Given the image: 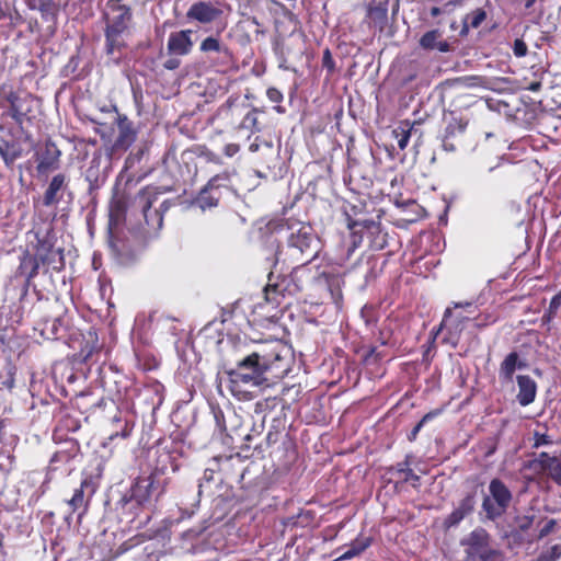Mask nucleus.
<instances>
[{
    "instance_id": "c9c22d12",
    "label": "nucleus",
    "mask_w": 561,
    "mask_h": 561,
    "mask_svg": "<svg viewBox=\"0 0 561 561\" xmlns=\"http://www.w3.org/2000/svg\"><path fill=\"white\" fill-rule=\"evenodd\" d=\"M411 129L412 128H404L403 126H400L396 129H393L392 134L393 137L397 139L398 147L403 150L409 144L410 137H411Z\"/></svg>"
},
{
    "instance_id": "f8f14e48",
    "label": "nucleus",
    "mask_w": 561,
    "mask_h": 561,
    "mask_svg": "<svg viewBox=\"0 0 561 561\" xmlns=\"http://www.w3.org/2000/svg\"><path fill=\"white\" fill-rule=\"evenodd\" d=\"M98 489V483L91 476L82 479L79 488L75 489L72 496L67 500V504L70 508V514L82 510L87 511L90 500L94 495Z\"/></svg>"
},
{
    "instance_id": "8fccbe9b",
    "label": "nucleus",
    "mask_w": 561,
    "mask_h": 561,
    "mask_svg": "<svg viewBox=\"0 0 561 561\" xmlns=\"http://www.w3.org/2000/svg\"><path fill=\"white\" fill-rule=\"evenodd\" d=\"M239 150H240V146L239 145H237V144H228L224 148V153L227 157L231 158L234 154H237L239 152Z\"/></svg>"
},
{
    "instance_id": "6e6d98bb",
    "label": "nucleus",
    "mask_w": 561,
    "mask_h": 561,
    "mask_svg": "<svg viewBox=\"0 0 561 561\" xmlns=\"http://www.w3.org/2000/svg\"><path fill=\"white\" fill-rule=\"evenodd\" d=\"M204 154L207 158V160L213 161V162H219V158L215 153H213L211 151L207 150V151L204 152Z\"/></svg>"
},
{
    "instance_id": "6e6552de",
    "label": "nucleus",
    "mask_w": 561,
    "mask_h": 561,
    "mask_svg": "<svg viewBox=\"0 0 561 561\" xmlns=\"http://www.w3.org/2000/svg\"><path fill=\"white\" fill-rule=\"evenodd\" d=\"M466 561H502V553L490 545V536L484 529L473 530L466 540Z\"/></svg>"
},
{
    "instance_id": "7c9ffc66",
    "label": "nucleus",
    "mask_w": 561,
    "mask_h": 561,
    "mask_svg": "<svg viewBox=\"0 0 561 561\" xmlns=\"http://www.w3.org/2000/svg\"><path fill=\"white\" fill-rule=\"evenodd\" d=\"M112 425L116 426V430L113 431L108 436L111 440L115 439L116 437L127 438L130 435L131 425L128 420H123L121 412L113 416Z\"/></svg>"
},
{
    "instance_id": "423d86ee",
    "label": "nucleus",
    "mask_w": 561,
    "mask_h": 561,
    "mask_svg": "<svg viewBox=\"0 0 561 561\" xmlns=\"http://www.w3.org/2000/svg\"><path fill=\"white\" fill-rule=\"evenodd\" d=\"M167 482L157 474L139 477L133 483L129 495H124L121 500L123 507L147 506L153 501H158L165 492Z\"/></svg>"
},
{
    "instance_id": "603ef678",
    "label": "nucleus",
    "mask_w": 561,
    "mask_h": 561,
    "mask_svg": "<svg viewBox=\"0 0 561 561\" xmlns=\"http://www.w3.org/2000/svg\"><path fill=\"white\" fill-rule=\"evenodd\" d=\"M556 457H550L547 453H541L539 455L538 461L541 465V468L547 471V465L550 462L549 460H556Z\"/></svg>"
},
{
    "instance_id": "20e7f679",
    "label": "nucleus",
    "mask_w": 561,
    "mask_h": 561,
    "mask_svg": "<svg viewBox=\"0 0 561 561\" xmlns=\"http://www.w3.org/2000/svg\"><path fill=\"white\" fill-rule=\"evenodd\" d=\"M105 16V49L108 55H113L125 46L123 34L128 28V24L131 20V11L130 8L123 4L121 0H110L106 4Z\"/></svg>"
},
{
    "instance_id": "7ed1b4c3",
    "label": "nucleus",
    "mask_w": 561,
    "mask_h": 561,
    "mask_svg": "<svg viewBox=\"0 0 561 561\" xmlns=\"http://www.w3.org/2000/svg\"><path fill=\"white\" fill-rule=\"evenodd\" d=\"M160 192L156 186H146L138 192L131 204V211L139 214L142 222H139L138 232L144 238H153L161 230L163 225V213L168 210V202L164 201L159 207L154 204L159 199Z\"/></svg>"
},
{
    "instance_id": "b1692460",
    "label": "nucleus",
    "mask_w": 561,
    "mask_h": 561,
    "mask_svg": "<svg viewBox=\"0 0 561 561\" xmlns=\"http://www.w3.org/2000/svg\"><path fill=\"white\" fill-rule=\"evenodd\" d=\"M346 226L354 234L367 231L370 234H378L381 232L380 224L374 219H352L350 216L346 218Z\"/></svg>"
},
{
    "instance_id": "bb28decb",
    "label": "nucleus",
    "mask_w": 561,
    "mask_h": 561,
    "mask_svg": "<svg viewBox=\"0 0 561 561\" xmlns=\"http://www.w3.org/2000/svg\"><path fill=\"white\" fill-rule=\"evenodd\" d=\"M199 50L205 54L217 53L225 58L231 57L229 48L224 45L216 36H208L203 39L199 46Z\"/></svg>"
},
{
    "instance_id": "37998d69",
    "label": "nucleus",
    "mask_w": 561,
    "mask_h": 561,
    "mask_svg": "<svg viewBox=\"0 0 561 561\" xmlns=\"http://www.w3.org/2000/svg\"><path fill=\"white\" fill-rule=\"evenodd\" d=\"M322 67L327 69L329 75L335 71V62L329 48H325L323 51Z\"/></svg>"
},
{
    "instance_id": "0e129e2a",
    "label": "nucleus",
    "mask_w": 561,
    "mask_h": 561,
    "mask_svg": "<svg viewBox=\"0 0 561 561\" xmlns=\"http://www.w3.org/2000/svg\"><path fill=\"white\" fill-rule=\"evenodd\" d=\"M252 21H253V23H254V24L259 25V22L256 21V19H255V18H253V20H252Z\"/></svg>"
},
{
    "instance_id": "0eeeda50",
    "label": "nucleus",
    "mask_w": 561,
    "mask_h": 561,
    "mask_svg": "<svg viewBox=\"0 0 561 561\" xmlns=\"http://www.w3.org/2000/svg\"><path fill=\"white\" fill-rule=\"evenodd\" d=\"M490 495L482 502V510L490 520L501 517L507 510L512 501V492L500 479L491 480L489 484Z\"/></svg>"
},
{
    "instance_id": "393cba45",
    "label": "nucleus",
    "mask_w": 561,
    "mask_h": 561,
    "mask_svg": "<svg viewBox=\"0 0 561 561\" xmlns=\"http://www.w3.org/2000/svg\"><path fill=\"white\" fill-rule=\"evenodd\" d=\"M126 202L123 197H116L112 201L110 206V220L108 226L112 231L113 228H116L122 221L126 219Z\"/></svg>"
},
{
    "instance_id": "e2e57ef3",
    "label": "nucleus",
    "mask_w": 561,
    "mask_h": 561,
    "mask_svg": "<svg viewBox=\"0 0 561 561\" xmlns=\"http://www.w3.org/2000/svg\"><path fill=\"white\" fill-rule=\"evenodd\" d=\"M219 415H221V412H218V413L215 414V417H216L217 422L219 421Z\"/></svg>"
},
{
    "instance_id": "774afa93",
    "label": "nucleus",
    "mask_w": 561,
    "mask_h": 561,
    "mask_svg": "<svg viewBox=\"0 0 561 561\" xmlns=\"http://www.w3.org/2000/svg\"><path fill=\"white\" fill-rule=\"evenodd\" d=\"M560 12H561V7H560Z\"/></svg>"
},
{
    "instance_id": "4468645a",
    "label": "nucleus",
    "mask_w": 561,
    "mask_h": 561,
    "mask_svg": "<svg viewBox=\"0 0 561 561\" xmlns=\"http://www.w3.org/2000/svg\"><path fill=\"white\" fill-rule=\"evenodd\" d=\"M192 34V30H182L171 33L167 45L168 54L171 56L188 55L193 48Z\"/></svg>"
},
{
    "instance_id": "473e14b6",
    "label": "nucleus",
    "mask_w": 561,
    "mask_h": 561,
    "mask_svg": "<svg viewBox=\"0 0 561 561\" xmlns=\"http://www.w3.org/2000/svg\"><path fill=\"white\" fill-rule=\"evenodd\" d=\"M249 151H262V154L264 157L272 156L275 153L273 142L271 140L261 139L260 137H255V139L250 144Z\"/></svg>"
},
{
    "instance_id": "72a5a7b5",
    "label": "nucleus",
    "mask_w": 561,
    "mask_h": 561,
    "mask_svg": "<svg viewBox=\"0 0 561 561\" xmlns=\"http://www.w3.org/2000/svg\"><path fill=\"white\" fill-rule=\"evenodd\" d=\"M230 184V173L225 171L222 173L214 175L206 185L208 188L219 192L221 187H228Z\"/></svg>"
},
{
    "instance_id": "5701e85b",
    "label": "nucleus",
    "mask_w": 561,
    "mask_h": 561,
    "mask_svg": "<svg viewBox=\"0 0 561 561\" xmlns=\"http://www.w3.org/2000/svg\"><path fill=\"white\" fill-rule=\"evenodd\" d=\"M41 327L39 332L41 335L46 340H57L60 337L61 331H64V320L61 317H56L53 319H46L43 322L38 323Z\"/></svg>"
},
{
    "instance_id": "ddd939ff",
    "label": "nucleus",
    "mask_w": 561,
    "mask_h": 561,
    "mask_svg": "<svg viewBox=\"0 0 561 561\" xmlns=\"http://www.w3.org/2000/svg\"><path fill=\"white\" fill-rule=\"evenodd\" d=\"M467 321L468 318L461 316L453 318L451 308H447L445 310L439 329H445L447 331V336L445 340L453 346H457Z\"/></svg>"
},
{
    "instance_id": "c85d7f7f",
    "label": "nucleus",
    "mask_w": 561,
    "mask_h": 561,
    "mask_svg": "<svg viewBox=\"0 0 561 561\" xmlns=\"http://www.w3.org/2000/svg\"><path fill=\"white\" fill-rule=\"evenodd\" d=\"M220 196V192H216L214 188H208V185H206L196 197L195 204L205 210L217 206Z\"/></svg>"
},
{
    "instance_id": "cd10ccee",
    "label": "nucleus",
    "mask_w": 561,
    "mask_h": 561,
    "mask_svg": "<svg viewBox=\"0 0 561 561\" xmlns=\"http://www.w3.org/2000/svg\"><path fill=\"white\" fill-rule=\"evenodd\" d=\"M0 156L4 160L5 164L10 165L22 156V148L14 141L1 140Z\"/></svg>"
},
{
    "instance_id": "f3484780",
    "label": "nucleus",
    "mask_w": 561,
    "mask_h": 561,
    "mask_svg": "<svg viewBox=\"0 0 561 561\" xmlns=\"http://www.w3.org/2000/svg\"><path fill=\"white\" fill-rule=\"evenodd\" d=\"M526 364L519 359L516 352H511L505 356L500 365L499 378L502 383H512L516 369L524 368Z\"/></svg>"
},
{
    "instance_id": "1a4fd4ad",
    "label": "nucleus",
    "mask_w": 561,
    "mask_h": 561,
    "mask_svg": "<svg viewBox=\"0 0 561 561\" xmlns=\"http://www.w3.org/2000/svg\"><path fill=\"white\" fill-rule=\"evenodd\" d=\"M257 110H249L244 104H237L232 100H227L218 110V115L229 118L236 129H248L251 133L260 130L257 127Z\"/></svg>"
},
{
    "instance_id": "5fc2aeb1",
    "label": "nucleus",
    "mask_w": 561,
    "mask_h": 561,
    "mask_svg": "<svg viewBox=\"0 0 561 561\" xmlns=\"http://www.w3.org/2000/svg\"><path fill=\"white\" fill-rule=\"evenodd\" d=\"M526 89L531 91V92H538L541 89V82L540 81H534Z\"/></svg>"
},
{
    "instance_id": "412c9836",
    "label": "nucleus",
    "mask_w": 561,
    "mask_h": 561,
    "mask_svg": "<svg viewBox=\"0 0 561 561\" xmlns=\"http://www.w3.org/2000/svg\"><path fill=\"white\" fill-rule=\"evenodd\" d=\"M442 33L438 30L426 32L420 39V46L424 49H438L442 53L449 51L450 45L446 41H439Z\"/></svg>"
},
{
    "instance_id": "69168bd1",
    "label": "nucleus",
    "mask_w": 561,
    "mask_h": 561,
    "mask_svg": "<svg viewBox=\"0 0 561 561\" xmlns=\"http://www.w3.org/2000/svg\"><path fill=\"white\" fill-rule=\"evenodd\" d=\"M385 243H386V241H385V240H382V243H380V244H379V247H380V248H383Z\"/></svg>"
},
{
    "instance_id": "3c124183",
    "label": "nucleus",
    "mask_w": 561,
    "mask_h": 561,
    "mask_svg": "<svg viewBox=\"0 0 561 561\" xmlns=\"http://www.w3.org/2000/svg\"><path fill=\"white\" fill-rule=\"evenodd\" d=\"M551 442H550V439H549V437L547 435L535 433V443H534L535 447H539V446H542V445H548Z\"/></svg>"
},
{
    "instance_id": "052dcab7",
    "label": "nucleus",
    "mask_w": 561,
    "mask_h": 561,
    "mask_svg": "<svg viewBox=\"0 0 561 561\" xmlns=\"http://www.w3.org/2000/svg\"><path fill=\"white\" fill-rule=\"evenodd\" d=\"M535 1H536V0H526L525 7H526L527 9L531 8V7L534 5Z\"/></svg>"
},
{
    "instance_id": "2eb2a0df",
    "label": "nucleus",
    "mask_w": 561,
    "mask_h": 561,
    "mask_svg": "<svg viewBox=\"0 0 561 561\" xmlns=\"http://www.w3.org/2000/svg\"><path fill=\"white\" fill-rule=\"evenodd\" d=\"M114 121L118 128L115 147L127 149L136 139V131L133 128V123L127 118V116L121 115L117 112L114 114Z\"/></svg>"
},
{
    "instance_id": "a18cd8bd",
    "label": "nucleus",
    "mask_w": 561,
    "mask_h": 561,
    "mask_svg": "<svg viewBox=\"0 0 561 561\" xmlns=\"http://www.w3.org/2000/svg\"><path fill=\"white\" fill-rule=\"evenodd\" d=\"M266 94H267L268 100L273 103H279L283 100L282 92L276 88L267 89Z\"/></svg>"
},
{
    "instance_id": "6ab92c4d",
    "label": "nucleus",
    "mask_w": 561,
    "mask_h": 561,
    "mask_svg": "<svg viewBox=\"0 0 561 561\" xmlns=\"http://www.w3.org/2000/svg\"><path fill=\"white\" fill-rule=\"evenodd\" d=\"M474 494L466 495L459 503L458 507L455 508L446 518L445 525L449 527L457 526L467 515H469L474 508Z\"/></svg>"
},
{
    "instance_id": "a878e982",
    "label": "nucleus",
    "mask_w": 561,
    "mask_h": 561,
    "mask_svg": "<svg viewBox=\"0 0 561 561\" xmlns=\"http://www.w3.org/2000/svg\"><path fill=\"white\" fill-rule=\"evenodd\" d=\"M60 156V151L54 144L47 142L45 146V151L42 154L37 169L39 172H45L55 167L58 162Z\"/></svg>"
},
{
    "instance_id": "f03ea898",
    "label": "nucleus",
    "mask_w": 561,
    "mask_h": 561,
    "mask_svg": "<svg viewBox=\"0 0 561 561\" xmlns=\"http://www.w3.org/2000/svg\"><path fill=\"white\" fill-rule=\"evenodd\" d=\"M283 251L280 250L278 241L274 237L267 238L266 261L271 263L272 271L268 274V283L265 287V298L270 302L278 304L277 297L288 295H296L309 287L312 283L325 284L329 286L333 300L337 304L342 298L341 290L334 291L331 287L333 284L339 285L337 277L321 272L319 268L310 267L306 262L294 267L288 276H275L277 266L280 262Z\"/></svg>"
},
{
    "instance_id": "e433bc0d",
    "label": "nucleus",
    "mask_w": 561,
    "mask_h": 561,
    "mask_svg": "<svg viewBox=\"0 0 561 561\" xmlns=\"http://www.w3.org/2000/svg\"><path fill=\"white\" fill-rule=\"evenodd\" d=\"M33 9L39 10L44 15L53 14L55 11V0H31Z\"/></svg>"
},
{
    "instance_id": "9b49d317",
    "label": "nucleus",
    "mask_w": 561,
    "mask_h": 561,
    "mask_svg": "<svg viewBox=\"0 0 561 561\" xmlns=\"http://www.w3.org/2000/svg\"><path fill=\"white\" fill-rule=\"evenodd\" d=\"M445 128L440 135L442 147L447 152L457 150L458 139L463 136L469 118L456 112H449L444 116Z\"/></svg>"
},
{
    "instance_id": "aec40b11",
    "label": "nucleus",
    "mask_w": 561,
    "mask_h": 561,
    "mask_svg": "<svg viewBox=\"0 0 561 561\" xmlns=\"http://www.w3.org/2000/svg\"><path fill=\"white\" fill-rule=\"evenodd\" d=\"M38 256L44 264L51 266L56 271L64 268V251L62 249H54L53 247L45 248V244L38 249Z\"/></svg>"
},
{
    "instance_id": "de8ad7c7",
    "label": "nucleus",
    "mask_w": 561,
    "mask_h": 561,
    "mask_svg": "<svg viewBox=\"0 0 561 561\" xmlns=\"http://www.w3.org/2000/svg\"><path fill=\"white\" fill-rule=\"evenodd\" d=\"M263 428H264V423L262 422L259 426L253 427L252 433L247 434L244 436V440L247 443L251 442L253 439L254 435H260L262 433ZM244 447L250 448V445L245 444Z\"/></svg>"
},
{
    "instance_id": "58836bf2",
    "label": "nucleus",
    "mask_w": 561,
    "mask_h": 561,
    "mask_svg": "<svg viewBox=\"0 0 561 561\" xmlns=\"http://www.w3.org/2000/svg\"><path fill=\"white\" fill-rule=\"evenodd\" d=\"M549 461L547 472L556 483L561 485V461L558 458Z\"/></svg>"
},
{
    "instance_id": "680f3d73",
    "label": "nucleus",
    "mask_w": 561,
    "mask_h": 561,
    "mask_svg": "<svg viewBox=\"0 0 561 561\" xmlns=\"http://www.w3.org/2000/svg\"><path fill=\"white\" fill-rule=\"evenodd\" d=\"M219 415H221V412H218V413L215 414V417H216L217 422L219 421Z\"/></svg>"
},
{
    "instance_id": "f257e3e1",
    "label": "nucleus",
    "mask_w": 561,
    "mask_h": 561,
    "mask_svg": "<svg viewBox=\"0 0 561 561\" xmlns=\"http://www.w3.org/2000/svg\"><path fill=\"white\" fill-rule=\"evenodd\" d=\"M289 351L279 341H266L238 359L233 368L227 369L229 389L234 397L247 388L265 389L275 385L289 371Z\"/></svg>"
},
{
    "instance_id": "79ce46f5",
    "label": "nucleus",
    "mask_w": 561,
    "mask_h": 561,
    "mask_svg": "<svg viewBox=\"0 0 561 561\" xmlns=\"http://www.w3.org/2000/svg\"><path fill=\"white\" fill-rule=\"evenodd\" d=\"M512 50L515 57H525L528 53L527 44L523 38H516L512 45Z\"/></svg>"
},
{
    "instance_id": "dca6fc26",
    "label": "nucleus",
    "mask_w": 561,
    "mask_h": 561,
    "mask_svg": "<svg viewBox=\"0 0 561 561\" xmlns=\"http://www.w3.org/2000/svg\"><path fill=\"white\" fill-rule=\"evenodd\" d=\"M518 393L517 401L522 407H526L535 401L537 393L536 381L527 375H518L516 377Z\"/></svg>"
},
{
    "instance_id": "338daca9",
    "label": "nucleus",
    "mask_w": 561,
    "mask_h": 561,
    "mask_svg": "<svg viewBox=\"0 0 561 561\" xmlns=\"http://www.w3.org/2000/svg\"><path fill=\"white\" fill-rule=\"evenodd\" d=\"M491 136H492V134H491V133H486V135H485V137H486V138H489V137H491Z\"/></svg>"
},
{
    "instance_id": "c03bdc74",
    "label": "nucleus",
    "mask_w": 561,
    "mask_h": 561,
    "mask_svg": "<svg viewBox=\"0 0 561 561\" xmlns=\"http://www.w3.org/2000/svg\"><path fill=\"white\" fill-rule=\"evenodd\" d=\"M556 524L557 523L554 519L547 520L546 524L543 525V527L539 530L537 538L542 539V538L547 537L553 530Z\"/></svg>"
},
{
    "instance_id": "a211bd4d",
    "label": "nucleus",
    "mask_w": 561,
    "mask_h": 561,
    "mask_svg": "<svg viewBox=\"0 0 561 561\" xmlns=\"http://www.w3.org/2000/svg\"><path fill=\"white\" fill-rule=\"evenodd\" d=\"M66 176L57 174L53 176L47 190L44 193L43 204L46 207L58 204L62 198V192L66 190Z\"/></svg>"
},
{
    "instance_id": "c756f323",
    "label": "nucleus",
    "mask_w": 561,
    "mask_h": 561,
    "mask_svg": "<svg viewBox=\"0 0 561 561\" xmlns=\"http://www.w3.org/2000/svg\"><path fill=\"white\" fill-rule=\"evenodd\" d=\"M370 538H357L351 543L347 550L344 553H342L335 561L353 559L354 557H357L363 551H365L370 546Z\"/></svg>"
},
{
    "instance_id": "bf43d9fd",
    "label": "nucleus",
    "mask_w": 561,
    "mask_h": 561,
    "mask_svg": "<svg viewBox=\"0 0 561 561\" xmlns=\"http://www.w3.org/2000/svg\"><path fill=\"white\" fill-rule=\"evenodd\" d=\"M3 385L7 386L8 388H12L13 387V378L11 377L9 380L4 381Z\"/></svg>"
},
{
    "instance_id": "13d9d810",
    "label": "nucleus",
    "mask_w": 561,
    "mask_h": 561,
    "mask_svg": "<svg viewBox=\"0 0 561 561\" xmlns=\"http://www.w3.org/2000/svg\"><path fill=\"white\" fill-rule=\"evenodd\" d=\"M439 13H440V9L439 8L434 7V8L431 9L432 16H437V15H439Z\"/></svg>"
},
{
    "instance_id": "09e8293b",
    "label": "nucleus",
    "mask_w": 561,
    "mask_h": 561,
    "mask_svg": "<svg viewBox=\"0 0 561 561\" xmlns=\"http://www.w3.org/2000/svg\"><path fill=\"white\" fill-rule=\"evenodd\" d=\"M180 64H181L180 59L176 58V56H172L164 61L163 67L168 70H174V69L179 68Z\"/></svg>"
},
{
    "instance_id": "f704fd0d",
    "label": "nucleus",
    "mask_w": 561,
    "mask_h": 561,
    "mask_svg": "<svg viewBox=\"0 0 561 561\" xmlns=\"http://www.w3.org/2000/svg\"><path fill=\"white\" fill-rule=\"evenodd\" d=\"M397 471L404 474V482H411L412 486L416 488L420 483V477L409 468V462H400L397 465Z\"/></svg>"
},
{
    "instance_id": "ea45409f",
    "label": "nucleus",
    "mask_w": 561,
    "mask_h": 561,
    "mask_svg": "<svg viewBox=\"0 0 561 561\" xmlns=\"http://www.w3.org/2000/svg\"><path fill=\"white\" fill-rule=\"evenodd\" d=\"M485 18L486 13L483 9H477L467 16L472 28H478Z\"/></svg>"
},
{
    "instance_id": "49530a36",
    "label": "nucleus",
    "mask_w": 561,
    "mask_h": 561,
    "mask_svg": "<svg viewBox=\"0 0 561 561\" xmlns=\"http://www.w3.org/2000/svg\"><path fill=\"white\" fill-rule=\"evenodd\" d=\"M431 419V414H426L422 417V420L414 426V428L411 431L409 435L410 440H414L416 435L419 434L420 430L423 427L424 423Z\"/></svg>"
},
{
    "instance_id": "4d7b16f0",
    "label": "nucleus",
    "mask_w": 561,
    "mask_h": 561,
    "mask_svg": "<svg viewBox=\"0 0 561 561\" xmlns=\"http://www.w3.org/2000/svg\"><path fill=\"white\" fill-rule=\"evenodd\" d=\"M454 307L455 308H471L472 307V302H469V301H466L463 304L461 302H455L454 304Z\"/></svg>"
},
{
    "instance_id": "864d4df0",
    "label": "nucleus",
    "mask_w": 561,
    "mask_h": 561,
    "mask_svg": "<svg viewBox=\"0 0 561 561\" xmlns=\"http://www.w3.org/2000/svg\"><path fill=\"white\" fill-rule=\"evenodd\" d=\"M213 479H214V470H211V469H206V470L204 471V474H203V478H202V480H201V481L210 482V481H213ZM202 486H203V483H202V482H199L198 488L201 489ZM198 494H201V490L198 491Z\"/></svg>"
},
{
    "instance_id": "2f4dec72",
    "label": "nucleus",
    "mask_w": 561,
    "mask_h": 561,
    "mask_svg": "<svg viewBox=\"0 0 561 561\" xmlns=\"http://www.w3.org/2000/svg\"><path fill=\"white\" fill-rule=\"evenodd\" d=\"M534 522V511L529 510L527 513H516L511 523V527L513 528V530L525 533L531 527Z\"/></svg>"
},
{
    "instance_id": "4c0bfd02",
    "label": "nucleus",
    "mask_w": 561,
    "mask_h": 561,
    "mask_svg": "<svg viewBox=\"0 0 561 561\" xmlns=\"http://www.w3.org/2000/svg\"><path fill=\"white\" fill-rule=\"evenodd\" d=\"M561 306V291L552 297L549 304V308L547 312L543 314L542 319L546 321H551L556 316Z\"/></svg>"
},
{
    "instance_id": "a19ab883",
    "label": "nucleus",
    "mask_w": 561,
    "mask_h": 561,
    "mask_svg": "<svg viewBox=\"0 0 561 561\" xmlns=\"http://www.w3.org/2000/svg\"><path fill=\"white\" fill-rule=\"evenodd\" d=\"M30 267L31 271L27 274V279L33 278L38 272V262L36 257L25 256L21 262V268Z\"/></svg>"
},
{
    "instance_id": "9d476101",
    "label": "nucleus",
    "mask_w": 561,
    "mask_h": 561,
    "mask_svg": "<svg viewBox=\"0 0 561 561\" xmlns=\"http://www.w3.org/2000/svg\"><path fill=\"white\" fill-rule=\"evenodd\" d=\"M226 9L229 5L220 0H198L190 5L185 16L190 22L215 24L222 21Z\"/></svg>"
},
{
    "instance_id": "39448f33",
    "label": "nucleus",
    "mask_w": 561,
    "mask_h": 561,
    "mask_svg": "<svg viewBox=\"0 0 561 561\" xmlns=\"http://www.w3.org/2000/svg\"><path fill=\"white\" fill-rule=\"evenodd\" d=\"M319 249V240L313 233L312 227L301 222L295 224L289 227L287 257L283 259V262L287 259L297 263L305 260L309 262L318 255Z\"/></svg>"
},
{
    "instance_id": "4be33fe9",
    "label": "nucleus",
    "mask_w": 561,
    "mask_h": 561,
    "mask_svg": "<svg viewBox=\"0 0 561 561\" xmlns=\"http://www.w3.org/2000/svg\"><path fill=\"white\" fill-rule=\"evenodd\" d=\"M8 101L10 102V115L18 123L22 124L24 118H26L28 107L27 103L30 102L28 98H20L16 94L11 93L8 96Z\"/></svg>"
}]
</instances>
